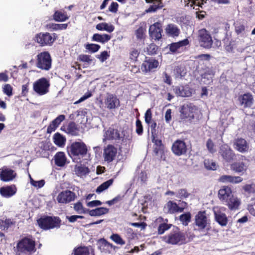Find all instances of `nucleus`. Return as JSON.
I'll return each instance as SVG.
<instances>
[{
	"mask_svg": "<svg viewBox=\"0 0 255 255\" xmlns=\"http://www.w3.org/2000/svg\"><path fill=\"white\" fill-rule=\"evenodd\" d=\"M181 118L191 122L193 119L199 120L202 117L201 111L196 106L192 105H184L180 111Z\"/></svg>",
	"mask_w": 255,
	"mask_h": 255,
	"instance_id": "f257e3e1",
	"label": "nucleus"
},
{
	"mask_svg": "<svg viewBox=\"0 0 255 255\" xmlns=\"http://www.w3.org/2000/svg\"><path fill=\"white\" fill-rule=\"evenodd\" d=\"M161 239L167 244L174 245L185 243L186 238L184 233L177 228L167 235L162 237Z\"/></svg>",
	"mask_w": 255,
	"mask_h": 255,
	"instance_id": "f03ea898",
	"label": "nucleus"
},
{
	"mask_svg": "<svg viewBox=\"0 0 255 255\" xmlns=\"http://www.w3.org/2000/svg\"><path fill=\"white\" fill-rule=\"evenodd\" d=\"M19 255H27L35 251V242L31 239L25 238L19 241L16 245Z\"/></svg>",
	"mask_w": 255,
	"mask_h": 255,
	"instance_id": "7ed1b4c3",
	"label": "nucleus"
},
{
	"mask_svg": "<svg viewBox=\"0 0 255 255\" xmlns=\"http://www.w3.org/2000/svg\"><path fill=\"white\" fill-rule=\"evenodd\" d=\"M60 220L58 217H47L37 220L38 226L43 229L48 230L59 228L60 226Z\"/></svg>",
	"mask_w": 255,
	"mask_h": 255,
	"instance_id": "20e7f679",
	"label": "nucleus"
},
{
	"mask_svg": "<svg viewBox=\"0 0 255 255\" xmlns=\"http://www.w3.org/2000/svg\"><path fill=\"white\" fill-rule=\"evenodd\" d=\"M36 65L37 68L43 70H48L51 67V58L47 52H41L37 55Z\"/></svg>",
	"mask_w": 255,
	"mask_h": 255,
	"instance_id": "39448f33",
	"label": "nucleus"
},
{
	"mask_svg": "<svg viewBox=\"0 0 255 255\" xmlns=\"http://www.w3.org/2000/svg\"><path fill=\"white\" fill-rule=\"evenodd\" d=\"M49 87V82L45 78H40L33 84L34 91L39 96H42L48 93Z\"/></svg>",
	"mask_w": 255,
	"mask_h": 255,
	"instance_id": "423d86ee",
	"label": "nucleus"
},
{
	"mask_svg": "<svg viewBox=\"0 0 255 255\" xmlns=\"http://www.w3.org/2000/svg\"><path fill=\"white\" fill-rule=\"evenodd\" d=\"M226 210V209L224 207L216 206L213 208L215 220L221 226H226L228 224Z\"/></svg>",
	"mask_w": 255,
	"mask_h": 255,
	"instance_id": "0eeeda50",
	"label": "nucleus"
},
{
	"mask_svg": "<svg viewBox=\"0 0 255 255\" xmlns=\"http://www.w3.org/2000/svg\"><path fill=\"white\" fill-rule=\"evenodd\" d=\"M199 41L201 46L210 49L211 48L213 40L209 32L205 29H201L198 31Z\"/></svg>",
	"mask_w": 255,
	"mask_h": 255,
	"instance_id": "6e6552de",
	"label": "nucleus"
},
{
	"mask_svg": "<svg viewBox=\"0 0 255 255\" xmlns=\"http://www.w3.org/2000/svg\"><path fill=\"white\" fill-rule=\"evenodd\" d=\"M69 151L74 156H83L87 154V148L83 142H75L71 144Z\"/></svg>",
	"mask_w": 255,
	"mask_h": 255,
	"instance_id": "1a4fd4ad",
	"label": "nucleus"
},
{
	"mask_svg": "<svg viewBox=\"0 0 255 255\" xmlns=\"http://www.w3.org/2000/svg\"><path fill=\"white\" fill-rule=\"evenodd\" d=\"M105 108L109 110H115L120 106V101L114 94L107 93L104 100Z\"/></svg>",
	"mask_w": 255,
	"mask_h": 255,
	"instance_id": "9d476101",
	"label": "nucleus"
},
{
	"mask_svg": "<svg viewBox=\"0 0 255 255\" xmlns=\"http://www.w3.org/2000/svg\"><path fill=\"white\" fill-rule=\"evenodd\" d=\"M76 197L73 192L66 190L60 192L56 196V200L59 204H67L73 201Z\"/></svg>",
	"mask_w": 255,
	"mask_h": 255,
	"instance_id": "9b49d317",
	"label": "nucleus"
},
{
	"mask_svg": "<svg viewBox=\"0 0 255 255\" xmlns=\"http://www.w3.org/2000/svg\"><path fill=\"white\" fill-rule=\"evenodd\" d=\"M118 152V149L115 146L109 144L103 150V158L104 161L107 163L112 162L116 158Z\"/></svg>",
	"mask_w": 255,
	"mask_h": 255,
	"instance_id": "f8f14e48",
	"label": "nucleus"
},
{
	"mask_svg": "<svg viewBox=\"0 0 255 255\" xmlns=\"http://www.w3.org/2000/svg\"><path fill=\"white\" fill-rule=\"evenodd\" d=\"M159 65L157 60L153 58L146 59L141 66V70L143 72L147 73L154 70Z\"/></svg>",
	"mask_w": 255,
	"mask_h": 255,
	"instance_id": "ddd939ff",
	"label": "nucleus"
},
{
	"mask_svg": "<svg viewBox=\"0 0 255 255\" xmlns=\"http://www.w3.org/2000/svg\"><path fill=\"white\" fill-rule=\"evenodd\" d=\"M208 220L205 211L199 212L195 217V224L200 230H203L207 226Z\"/></svg>",
	"mask_w": 255,
	"mask_h": 255,
	"instance_id": "4468645a",
	"label": "nucleus"
},
{
	"mask_svg": "<svg viewBox=\"0 0 255 255\" xmlns=\"http://www.w3.org/2000/svg\"><path fill=\"white\" fill-rule=\"evenodd\" d=\"M162 24L159 22H156L151 25L149 28V33L150 37L155 40H159L162 37Z\"/></svg>",
	"mask_w": 255,
	"mask_h": 255,
	"instance_id": "2eb2a0df",
	"label": "nucleus"
},
{
	"mask_svg": "<svg viewBox=\"0 0 255 255\" xmlns=\"http://www.w3.org/2000/svg\"><path fill=\"white\" fill-rule=\"evenodd\" d=\"M35 40L40 45H51L55 40V39L49 33H40L35 37Z\"/></svg>",
	"mask_w": 255,
	"mask_h": 255,
	"instance_id": "dca6fc26",
	"label": "nucleus"
},
{
	"mask_svg": "<svg viewBox=\"0 0 255 255\" xmlns=\"http://www.w3.org/2000/svg\"><path fill=\"white\" fill-rule=\"evenodd\" d=\"M219 154L227 162H230L233 160L235 157V153L233 151L227 144H224L221 146Z\"/></svg>",
	"mask_w": 255,
	"mask_h": 255,
	"instance_id": "f3484780",
	"label": "nucleus"
},
{
	"mask_svg": "<svg viewBox=\"0 0 255 255\" xmlns=\"http://www.w3.org/2000/svg\"><path fill=\"white\" fill-rule=\"evenodd\" d=\"M16 175V173L12 169L5 167L0 169V179L4 182L12 180Z\"/></svg>",
	"mask_w": 255,
	"mask_h": 255,
	"instance_id": "a211bd4d",
	"label": "nucleus"
},
{
	"mask_svg": "<svg viewBox=\"0 0 255 255\" xmlns=\"http://www.w3.org/2000/svg\"><path fill=\"white\" fill-rule=\"evenodd\" d=\"M233 145L235 149L241 153L248 152L249 150V145L244 138L235 139Z\"/></svg>",
	"mask_w": 255,
	"mask_h": 255,
	"instance_id": "6ab92c4d",
	"label": "nucleus"
},
{
	"mask_svg": "<svg viewBox=\"0 0 255 255\" xmlns=\"http://www.w3.org/2000/svg\"><path fill=\"white\" fill-rule=\"evenodd\" d=\"M186 149L185 143L181 140L175 141L172 147L173 152L177 155H181L185 153Z\"/></svg>",
	"mask_w": 255,
	"mask_h": 255,
	"instance_id": "aec40b11",
	"label": "nucleus"
},
{
	"mask_svg": "<svg viewBox=\"0 0 255 255\" xmlns=\"http://www.w3.org/2000/svg\"><path fill=\"white\" fill-rule=\"evenodd\" d=\"M173 91L177 96L188 97L192 95V90L188 86H176Z\"/></svg>",
	"mask_w": 255,
	"mask_h": 255,
	"instance_id": "412c9836",
	"label": "nucleus"
},
{
	"mask_svg": "<svg viewBox=\"0 0 255 255\" xmlns=\"http://www.w3.org/2000/svg\"><path fill=\"white\" fill-rule=\"evenodd\" d=\"M233 194L231 188L227 186H223L218 191V197L222 201L226 202Z\"/></svg>",
	"mask_w": 255,
	"mask_h": 255,
	"instance_id": "4be33fe9",
	"label": "nucleus"
},
{
	"mask_svg": "<svg viewBox=\"0 0 255 255\" xmlns=\"http://www.w3.org/2000/svg\"><path fill=\"white\" fill-rule=\"evenodd\" d=\"M225 202L230 210L235 211L239 209L241 204V200L238 197L233 195Z\"/></svg>",
	"mask_w": 255,
	"mask_h": 255,
	"instance_id": "5701e85b",
	"label": "nucleus"
},
{
	"mask_svg": "<svg viewBox=\"0 0 255 255\" xmlns=\"http://www.w3.org/2000/svg\"><path fill=\"white\" fill-rule=\"evenodd\" d=\"M122 137L117 129L110 128L104 135L103 141L110 139H121Z\"/></svg>",
	"mask_w": 255,
	"mask_h": 255,
	"instance_id": "b1692460",
	"label": "nucleus"
},
{
	"mask_svg": "<svg viewBox=\"0 0 255 255\" xmlns=\"http://www.w3.org/2000/svg\"><path fill=\"white\" fill-rule=\"evenodd\" d=\"M242 181L243 178L240 176H234L229 175H223L219 179V182L225 183L237 184L241 182Z\"/></svg>",
	"mask_w": 255,
	"mask_h": 255,
	"instance_id": "393cba45",
	"label": "nucleus"
},
{
	"mask_svg": "<svg viewBox=\"0 0 255 255\" xmlns=\"http://www.w3.org/2000/svg\"><path fill=\"white\" fill-rule=\"evenodd\" d=\"M17 189L14 185L7 186L0 188V195L5 198H9L14 195Z\"/></svg>",
	"mask_w": 255,
	"mask_h": 255,
	"instance_id": "a878e982",
	"label": "nucleus"
},
{
	"mask_svg": "<svg viewBox=\"0 0 255 255\" xmlns=\"http://www.w3.org/2000/svg\"><path fill=\"white\" fill-rule=\"evenodd\" d=\"M239 101L244 107H250L253 103V98L251 94H245L239 97Z\"/></svg>",
	"mask_w": 255,
	"mask_h": 255,
	"instance_id": "bb28decb",
	"label": "nucleus"
},
{
	"mask_svg": "<svg viewBox=\"0 0 255 255\" xmlns=\"http://www.w3.org/2000/svg\"><path fill=\"white\" fill-rule=\"evenodd\" d=\"M189 41L188 39H185L178 42L172 43L170 45L169 49L172 52H179L180 50L183 49L184 46L187 45Z\"/></svg>",
	"mask_w": 255,
	"mask_h": 255,
	"instance_id": "cd10ccee",
	"label": "nucleus"
},
{
	"mask_svg": "<svg viewBox=\"0 0 255 255\" xmlns=\"http://www.w3.org/2000/svg\"><path fill=\"white\" fill-rule=\"evenodd\" d=\"M165 31L167 35L171 37L177 36L180 33L179 29L173 24H168L165 29Z\"/></svg>",
	"mask_w": 255,
	"mask_h": 255,
	"instance_id": "c85d7f7f",
	"label": "nucleus"
},
{
	"mask_svg": "<svg viewBox=\"0 0 255 255\" xmlns=\"http://www.w3.org/2000/svg\"><path fill=\"white\" fill-rule=\"evenodd\" d=\"M146 3H152L149 8L146 10L147 12H152L155 11L157 9L162 7L161 0H145Z\"/></svg>",
	"mask_w": 255,
	"mask_h": 255,
	"instance_id": "c756f323",
	"label": "nucleus"
},
{
	"mask_svg": "<svg viewBox=\"0 0 255 255\" xmlns=\"http://www.w3.org/2000/svg\"><path fill=\"white\" fill-rule=\"evenodd\" d=\"M98 248L103 252H107L113 248V245L104 239L98 241Z\"/></svg>",
	"mask_w": 255,
	"mask_h": 255,
	"instance_id": "7c9ffc66",
	"label": "nucleus"
},
{
	"mask_svg": "<svg viewBox=\"0 0 255 255\" xmlns=\"http://www.w3.org/2000/svg\"><path fill=\"white\" fill-rule=\"evenodd\" d=\"M75 174L79 177H83L86 176L89 172V169L82 165H76L74 168Z\"/></svg>",
	"mask_w": 255,
	"mask_h": 255,
	"instance_id": "2f4dec72",
	"label": "nucleus"
},
{
	"mask_svg": "<svg viewBox=\"0 0 255 255\" xmlns=\"http://www.w3.org/2000/svg\"><path fill=\"white\" fill-rule=\"evenodd\" d=\"M55 164L58 166H63L65 165L66 161L65 155L63 152L57 153L55 156Z\"/></svg>",
	"mask_w": 255,
	"mask_h": 255,
	"instance_id": "473e14b6",
	"label": "nucleus"
},
{
	"mask_svg": "<svg viewBox=\"0 0 255 255\" xmlns=\"http://www.w3.org/2000/svg\"><path fill=\"white\" fill-rule=\"evenodd\" d=\"M108 208L100 207L88 211V213L91 216H100L108 213Z\"/></svg>",
	"mask_w": 255,
	"mask_h": 255,
	"instance_id": "72a5a7b5",
	"label": "nucleus"
},
{
	"mask_svg": "<svg viewBox=\"0 0 255 255\" xmlns=\"http://www.w3.org/2000/svg\"><path fill=\"white\" fill-rule=\"evenodd\" d=\"M66 138L65 136L57 132L53 135V141L54 143L59 147H63L66 142Z\"/></svg>",
	"mask_w": 255,
	"mask_h": 255,
	"instance_id": "f704fd0d",
	"label": "nucleus"
},
{
	"mask_svg": "<svg viewBox=\"0 0 255 255\" xmlns=\"http://www.w3.org/2000/svg\"><path fill=\"white\" fill-rule=\"evenodd\" d=\"M53 19L56 21L63 22L69 18L66 12H63L59 10L56 11L53 15Z\"/></svg>",
	"mask_w": 255,
	"mask_h": 255,
	"instance_id": "c9c22d12",
	"label": "nucleus"
},
{
	"mask_svg": "<svg viewBox=\"0 0 255 255\" xmlns=\"http://www.w3.org/2000/svg\"><path fill=\"white\" fill-rule=\"evenodd\" d=\"M111 39V36L107 34H94L92 37V40L101 43H105Z\"/></svg>",
	"mask_w": 255,
	"mask_h": 255,
	"instance_id": "e433bc0d",
	"label": "nucleus"
},
{
	"mask_svg": "<svg viewBox=\"0 0 255 255\" xmlns=\"http://www.w3.org/2000/svg\"><path fill=\"white\" fill-rule=\"evenodd\" d=\"M231 169L236 172H244L246 171L247 166L243 162H235L232 164Z\"/></svg>",
	"mask_w": 255,
	"mask_h": 255,
	"instance_id": "4c0bfd02",
	"label": "nucleus"
},
{
	"mask_svg": "<svg viewBox=\"0 0 255 255\" xmlns=\"http://www.w3.org/2000/svg\"><path fill=\"white\" fill-rule=\"evenodd\" d=\"M96 28L98 30H105L109 32H113L115 29V27L113 25L106 22H102L96 25Z\"/></svg>",
	"mask_w": 255,
	"mask_h": 255,
	"instance_id": "58836bf2",
	"label": "nucleus"
},
{
	"mask_svg": "<svg viewBox=\"0 0 255 255\" xmlns=\"http://www.w3.org/2000/svg\"><path fill=\"white\" fill-rule=\"evenodd\" d=\"M91 248L87 247H80L75 249L74 251V255H89L90 252L92 251Z\"/></svg>",
	"mask_w": 255,
	"mask_h": 255,
	"instance_id": "ea45409f",
	"label": "nucleus"
},
{
	"mask_svg": "<svg viewBox=\"0 0 255 255\" xmlns=\"http://www.w3.org/2000/svg\"><path fill=\"white\" fill-rule=\"evenodd\" d=\"M166 207L170 213H174L175 212H181L183 209L178 207L176 203L172 201H169L166 204Z\"/></svg>",
	"mask_w": 255,
	"mask_h": 255,
	"instance_id": "a19ab883",
	"label": "nucleus"
},
{
	"mask_svg": "<svg viewBox=\"0 0 255 255\" xmlns=\"http://www.w3.org/2000/svg\"><path fill=\"white\" fill-rule=\"evenodd\" d=\"M204 166L207 169L211 170H216L218 167V165L215 161L209 159L205 160Z\"/></svg>",
	"mask_w": 255,
	"mask_h": 255,
	"instance_id": "79ce46f5",
	"label": "nucleus"
},
{
	"mask_svg": "<svg viewBox=\"0 0 255 255\" xmlns=\"http://www.w3.org/2000/svg\"><path fill=\"white\" fill-rule=\"evenodd\" d=\"M114 180L111 179L100 185L96 189V192L100 193L108 189L113 183Z\"/></svg>",
	"mask_w": 255,
	"mask_h": 255,
	"instance_id": "37998d69",
	"label": "nucleus"
},
{
	"mask_svg": "<svg viewBox=\"0 0 255 255\" xmlns=\"http://www.w3.org/2000/svg\"><path fill=\"white\" fill-rule=\"evenodd\" d=\"M114 180L111 179L100 185L96 189V192L100 193L108 189L113 183Z\"/></svg>",
	"mask_w": 255,
	"mask_h": 255,
	"instance_id": "c03bdc74",
	"label": "nucleus"
},
{
	"mask_svg": "<svg viewBox=\"0 0 255 255\" xmlns=\"http://www.w3.org/2000/svg\"><path fill=\"white\" fill-rule=\"evenodd\" d=\"M179 219L180 221L184 225L187 226L188 224V223L190 222L191 214L190 213H186L182 214L180 216Z\"/></svg>",
	"mask_w": 255,
	"mask_h": 255,
	"instance_id": "a18cd8bd",
	"label": "nucleus"
},
{
	"mask_svg": "<svg viewBox=\"0 0 255 255\" xmlns=\"http://www.w3.org/2000/svg\"><path fill=\"white\" fill-rule=\"evenodd\" d=\"M67 132L72 135H76L77 133V128L76 124L71 122L69 124L67 128Z\"/></svg>",
	"mask_w": 255,
	"mask_h": 255,
	"instance_id": "49530a36",
	"label": "nucleus"
},
{
	"mask_svg": "<svg viewBox=\"0 0 255 255\" xmlns=\"http://www.w3.org/2000/svg\"><path fill=\"white\" fill-rule=\"evenodd\" d=\"M174 72L175 77L177 78L184 77L186 73L184 67H177L174 70Z\"/></svg>",
	"mask_w": 255,
	"mask_h": 255,
	"instance_id": "de8ad7c7",
	"label": "nucleus"
},
{
	"mask_svg": "<svg viewBox=\"0 0 255 255\" xmlns=\"http://www.w3.org/2000/svg\"><path fill=\"white\" fill-rule=\"evenodd\" d=\"M244 190L248 194L255 193V184H248L243 187Z\"/></svg>",
	"mask_w": 255,
	"mask_h": 255,
	"instance_id": "09e8293b",
	"label": "nucleus"
},
{
	"mask_svg": "<svg viewBox=\"0 0 255 255\" xmlns=\"http://www.w3.org/2000/svg\"><path fill=\"white\" fill-rule=\"evenodd\" d=\"M85 48L92 53L97 52L100 48V46L96 44H87L85 45Z\"/></svg>",
	"mask_w": 255,
	"mask_h": 255,
	"instance_id": "8fccbe9b",
	"label": "nucleus"
},
{
	"mask_svg": "<svg viewBox=\"0 0 255 255\" xmlns=\"http://www.w3.org/2000/svg\"><path fill=\"white\" fill-rule=\"evenodd\" d=\"M110 238L117 244L120 245H124V244H125V242L118 234H113L111 236Z\"/></svg>",
	"mask_w": 255,
	"mask_h": 255,
	"instance_id": "3c124183",
	"label": "nucleus"
},
{
	"mask_svg": "<svg viewBox=\"0 0 255 255\" xmlns=\"http://www.w3.org/2000/svg\"><path fill=\"white\" fill-rule=\"evenodd\" d=\"M74 209L78 214L85 213L87 212L81 202L75 203L74 205Z\"/></svg>",
	"mask_w": 255,
	"mask_h": 255,
	"instance_id": "603ef678",
	"label": "nucleus"
},
{
	"mask_svg": "<svg viewBox=\"0 0 255 255\" xmlns=\"http://www.w3.org/2000/svg\"><path fill=\"white\" fill-rule=\"evenodd\" d=\"M172 225L166 223L161 224L158 228V233L160 235L163 234L166 231L169 229Z\"/></svg>",
	"mask_w": 255,
	"mask_h": 255,
	"instance_id": "864d4df0",
	"label": "nucleus"
},
{
	"mask_svg": "<svg viewBox=\"0 0 255 255\" xmlns=\"http://www.w3.org/2000/svg\"><path fill=\"white\" fill-rule=\"evenodd\" d=\"M206 146L210 152L213 153L216 151V148L215 144L211 139H209L207 141Z\"/></svg>",
	"mask_w": 255,
	"mask_h": 255,
	"instance_id": "5fc2aeb1",
	"label": "nucleus"
},
{
	"mask_svg": "<svg viewBox=\"0 0 255 255\" xmlns=\"http://www.w3.org/2000/svg\"><path fill=\"white\" fill-rule=\"evenodd\" d=\"M45 182L44 180H40L39 181H35L33 179H31L30 184L36 188H41L45 184Z\"/></svg>",
	"mask_w": 255,
	"mask_h": 255,
	"instance_id": "6e6d98bb",
	"label": "nucleus"
},
{
	"mask_svg": "<svg viewBox=\"0 0 255 255\" xmlns=\"http://www.w3.org/2000/svg\"><path fill=\"white\" fill-rule=\"evenodd\" d=\"M2 91L4 94L8 97L12 95V88L10 84H5L2 87Z\"/></svg>",
	"mask_w": 255,
	"mask_h": 255,
	"instance_id": "4d7b16f0",
	"label": "nucleus"
},
{
	"mask_svg": "<svg viewBox=\"0 0 255 255\" xmlns=\"http://www.w3.org/2000/svg\"><path fill=\"white\" fill-rule=\"evenodd\" d=\"M77 113V116L81 117L82 118L81 123L86 124L88 121L87 111L85 110H80Z\"/></svg>",
	"mask_w": 255,
	"mask_h": 255,
	"instance_id": "13d9d810",
	"label": "nucleus"
},
{
	"mask_svg": "<svg viewBox=\"0 0 255 255\" xmlns=\"http://www.w3.org/2000/svg\"><path fill=\"white\" fill-rule=\"evenodd\" d=\"M139 54V51L136 49H132L129 53V58L133 62H135L137 60V58Z\"/></svg>",
	"mask_w": 255,
	"mask_h": 255,
	"instance_id": "bf43d9fd",
	"label": "nucleus"
},
{
	"mask_svg": "<svg viewBox=\"0 0 255 255\" xmlns=\"http://www.w3.org/2000/svg\"><path fill=\"white\" fill-rule=\"evenodd\" d=\"M78 59L81 61L87 63L88 64H91L93 61L90 56L85 54H81L79 55Z\"/></svg>",
	"mask_w": 255,
	"mask_h": 255,
	"instance_id": "052dcab7",
	"label": "nucleus"
},
{
	"mask_svg": "<svg viewBox=\"0 0 255 255\" xmlns=\"http://www.w3.org/2000/svg\"><path fill=\"white\" fill-rule=\"evenodd\" d=\"M153 142L154 143L155 145H156L157 147L155 148L154 151L156 153H158L159 150H161L162 149V144L161 142V140L158 139H156L155 137H153Z\"/></svg>",
	"mask_w": 255,
	"mask_h": 255,
	"instance_id": "680f3d73",
	"label": "nucleus"
},
{
	"mask_svg": "<svg viewBox=\"0 0 255 255\" xmlns=\"http://www.w3.org/2000/svg\"><path fill=\"white\" fill-rule=\"evenodd\" d=\"M157 49V46H156L154 44H150L147 47V52L148 54L153 55L156 53Z\"/></svg>",
	"mask_w": 255,
	"mask_h": 255,
	"instance_id": "e2e57ef3",
	"label": "nucleus"
},
{
	"mask_svg": "<svg viewBox=\"0 0 255 255\" xmlns=\"http://www.w3.org/2000/svg\"><path fill=\"white\" fill-rule=\"evenodd\" d=\"M145 122L148 125H149L152 120V112L150 109H148L145 112L144 115Z\"/></svg>",
	"mask_w": 255,
	"mask_h": 255,
	"instance_id": "0e129e2a",
	"label": "nucleus"
},
{
	"mask_svg": "<svg viewBox=\"0 0 255 255\" xmlns=\"http://www.w3.org/2000/svg\"><path fill=\"white\" fill-rule=\"evenodd\" d=\"M145 29L140 27H139L135 32L136 37L137 39H142L144 38V33H145Z\"/></svg>",
	"mask_w": 255,
	"mask_h": 255,
	"instance_id": "69168bd1",
	"label": "nucleus"
},
{
	"mask_svg": "<svg viewBox=\"0 0 255 255\" xmlns=\"http://www.w3.org/2000/svg\"><path fill=\"white\" fill-rule=\"evenodd\" d=\"M119 8V4L116 2H112L109 7V11L116 13L117 12Z\"/></svg>",
	"mask_w": 255,
	"mask_h": 255,
	"instance_id": "338daca9",
	"label": "nucleus"
},
{
	"mask_svg": "<svg viewBox=\"0 0 255 255\" xmlns=\"http://www.w3.org/2000/svg\"><path fill=\"white\" fill-rule=\"evenodd\" d=\"M254 201V204H250L248 206V210L249 213L253 216L255 217V198L252 199Z\"/></svg>",
	"mask_w": 255,
	"mask_h": 255,
	"instance_id": "774afa93",
	"label": "nucleus"
}]
</instances>
